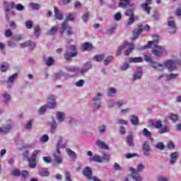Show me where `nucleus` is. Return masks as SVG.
<instances>
[{"label":"nucleus","mask_w":181,"mask_h":181,"mask_svg":"<svg viewBox=\"0 0 181 181\" xmlns=\"http://www.w3.org/2000/svg\"><path fill=\"white\" fill-rule=\"evenodd\" d=\"M21 47L22 49H24V47H30V49H34L35 47H36V43H35L30 40H28L25 42L21 43Z\"/></svg>","instance_id":"obj_17"},{"label":"nucleus","mask_w":181,"mask_h":181,"mask_svg":"<svg viewBox=\"0 0 181 181\" xmlns=\"http://www.w3.org/2000/svg\"><path fill=\"white\" fill-rule=\"evenodd\" d=\"M117 124H119L120 125H128V121L124 120L122 119H118Z\"/></svg>","instance_id":"obj_53"},{"label":"nucleus","mask_w":181,"mask_h":181,"mask_svg":"<svg viewBox=\"0 0 181 181\" xmlns=\"http://www.w3.org/2000/svg\"><path fill=\"white\" fill-rule=\"evenodd\" d=\"M40 153V150H35L30 158H28L29 166L32 169L36 168V156Z\"/></svg>","instance_id":"obj_8"},{"label":"nucleus","mask_w":181,"mask_h":181,"mask_svg":"<svg viewBox=\"0 0 181 181\" xmlns=\"http://www.w3.org/2000/svg\"><path fill=\"white\" fill-rule=\"evenodd\" d=\"M48 107L49 108H55L56 107V96L53 95H50L48 97V101L47 105H45L40 107L39 110L40 114H43L44 112H46V107Z\"/></svg>","instance_id":"obj_6"},{"label":"nucleus","mask_w":181,"mask_h":181,"mask_svg":"<svg viewBox=\"0 0 181 181\" xmlns=\"http://www.w3.org/2000/svg\"><path fill=\"white\" fill-rule=\"evenodd\" d=\"M32 124H33V119L28 121L25 124L26 129H32Z\"/></svg>","instance_id":"obj_58"},{"label":"nucleus","mask_w":181,"mask_h":181,"mask_svg":"<svg viewBox=\"0 0 181 181\" xmlns=\"http://www.w3.org/2000/svg\"><path fill=\"white\" fill-rule=\"evenodd\" d=\"M3 97L6 103L11 101V95L8 94L7 93H4Z\"/></svg>","instance_id":"obj_50"},{"label":"nucleus","mask_w":181,"mask_h":181,"mask_svg":"<svg viewBox=\"0 0 181 181\" xmlns=\"http://www.w3.org/2000/svg\"><path fill=\"white\" fill-rule=\"evenodd\" d=\"M70 50L71 52H66L64 54V57L66 60H71V57H76V56H77V48L76 47V45H71Z\"/></svg>","instance_id":"obj_9"},{"label":"nucleus","mask_w":181,"mask_h":181,"mask_svg":"<svg viewBox=\"0 0 181 181\" xmlns=\"http://www.w3.org/2000/svg\"><path fill=\"white\" fill-rule=\"evenodd\" d=\"M112 59H114V57L112 56H110L106 59H105L103 62L105 66H108V64H110V62H112Z\"/></svg>","instance_id":"obj_44"},{"label":"nucleus","mask_w":181,"mask_h":181,"mask_svg":"<svg viewBox=\"0 0 181 181\" xmlns=\"http://www.w3.org/2000/svg\"><path fill=\"white\" fill-rule=\"evenodd\" d=\"M54 12L56 19H59V21L63 20V13L59 11V8H57V6L54 7Z\"/></svg>","instance_id":"obj_26"},{"label":"nucleus","mask_w":181,"mask_h":181,"mask_svg":"<svg viewBox=\"0 0 181 181\" xmlns=\"http://www.w3.org/2000/svg\"><path fill=\"white\" fill-rule=\"evenodd\" d=\"M11 175L16 177H19V176H21V171H19L18 169L13 170Z\"/></svg>","instance_id":"obj_47"},{"label":"nucleus","mask_w":181,"mask_h":181,"mask_svg":"<svg viewBox=\"0 0 181 181\" xmlns=\"http://www.w3.org/2000/svg\"><path fill=\"white\" fill-rule=\"evenodd\" d=\"M67 71H69L70 73H75V74H78L80 73V68L76 66H69L66 67Z\"/></svg>","instance_id":"obj_28"},{"label":"nucleus","mask_w":181,"mask_h":181,"mask_svg":"<svg viewBox=\"0 0 181 181\" xmlns=\"http://www.w3.org/2000/svg\"><path fill=\"white\" fill-rule=\"evenodd\" d=\"M143 135L146 136V138H151L152 134H151V132L148 131V129L144 128L143 129Z\"/></svg>","instance_id":"obj_41"},{"label":"nucleus","mask_w":181,"mask_h":181,"mask_svg":"<svg viewBox=\"0 0 181 181\" xmlns=\"http://www.w3.org/2000/svg\"><path fill=\"white\" fill-rule=\"evenodd\" d=\"M40 4L35 3H31L30 4V8H33L34 11H39V9H40Z\"/></svg>","instance_id":"obj_38"},{"label":"nucleus","mask_w":181,"mask_h":181,"mask_svg":"<svg viewBox=\"0 0 181 181\" xmlns=\"http://www.w3.org/2000/svg\"><path fill=\"white\" fill-rule=\"evenodd\" d=\"M153 69H155V70H158V71H163L164 70L165 67L168 69V71H173L176 69V62H174L172 59H170L165 62H164L163 64L153 62L152 64Z\"/></svg>","instance_id":"obj_2"},{"label":"nucleus","mask_w":181,"mask_h":181,"mask_svg":"<svg viewBox=\"0 0 181 181\" xmlns=\"http://www.w3.org/2000/svg\"><path fill=\"white\" fill-rule=\"evenodd\" d=\"M129 170L132 172V177L134 181H142V177L139 175V173H136V170H135V168L131 167Z\"/></svg>","instance_id":"obj_14"},{"label":"nucleus","mask_w":181,"mask_h":181,"mask_svg":"<svg viewBox=\"0 0 181 181\" xmlns=\"http://www.w3.org/2000/svg\"><path fill=\"white\" fill-rule=\"evenodd\" d=\"M131 122L134 127L139 125V119L136 115H132Z\"/></svg>","instance_id":"obj_31"},{"label":"nucleus","mask_w":181,"mask_h":181,"mask_svg":"<svg viewBox=\"0 0 181 181\" xmlns=\"http://www.w3.org/2000/svg\"><path fill=\"white\" fill-rule=\"evenodd\" d=\"M57 119L59 122H63L64 121V112H59L57 113Z\"/></svg>","instance_id":"obj_32"},{"label":"nucleus","mask_w":181,"mask_h":181,"mask_svg":"<svg viewBox=\"0 0 181 181\" xmlns=\"http://www.w3.org/2000/svg\"><path fill=\"white\" fill-rule=\"evenodd\" d=\"M75 85L76 86V87H83V86H84V80L81 79L78 81L77 82H76Z\"/></svg>","instance_id":"obj_60"},{"label":"nucleus","mask_w":181,"mask_h":181,"mask_svg":"<svg viewBox=\"0 0 181 181\" xmlns=\"http://www.w3.org/2000/svg\"><path fill=\"white\" fill-rule=\"evenodd\" d=\"M104 54L96 55L94 57V60H95V62H101L102 60H104Z\"/></svg>","instance_id":"obj_48"},{"label":"nucleus","mask_w":181,"mask_h":181,"mask_svg":"<svg viewBox=\"0 0 181 181\" xmlns=\"http://www.w3.org/2000/svg\"><path fill=\"white\" fill-rule=\"evenodd\" d=\"M143 30H149V25H146L143 28L142 26L139 27V30L137 31L134 30L133 31V37L132 38V40H135L136 39H138V36L142 33Z\"/></svg>","instance_id":"obj_11"},{"label":"nucleus","mask_w":181,"mask_h":181,"mask_svg":"<svg viewBox=\"0 0 181 181\" xmlns=\"http://www.w3.org/2000/svg\"><path fill=\"white\" fill-rule=\"evenodd\" d=\"M126 142L129 146H134V137L132 136V134H130L127 136Z\"/></svg>","instance_id":"obj_30"},{"label":"nucleus","mask_w":181,"mask_h":181,"mask_svg":"<svg viewBox=\"0 0 181 181\" xmlns=\"http://www.w3.org/2000/svg\"><path fill=\"white\" fill-rule=\"evenodd\" d=\"M100 134H105L106 127L104 125H101L98 127Z\"/></svg>","instance_id":"obj_62"},{"label":"nucleus","mask_w":181,"mask_h":181,"mask_svg":"<svg viewBox=\"0 0 181 181\" xmlns=\"http://www.w3.org/2000/svg\"><path fill=\"white\" fill-rule=\"evenodd\" d=\"M125 158H127V159H131V158H135L136 156H138V153H126L124 154Z\"/></svg>","instance_id":"obj_45"},{"label":"nucleus","mask_w":181,"mask_h":181,"mask_svg":"<svg viewBox=\"0 0 181 181\" xmlns=\"http://www.w3.org/2000/svg\"><path fill=\"white\" fill-rule=\"evenodd\" d=\"M64 76V73L63 71H59L54 76V80H57L58 78H60V77H63Z\"/></svg>","instance_id":"obj_54"},{"label":"nucleus","mask_w":181,"mask_h":181,"mask_svg":"<svg viewBox=\"0 0 181 181\" xmlns=\"http://www.w3.org/2000/svg\"><path fill=\"white\" fill-rule=\"evenodd\" d=\"M142 77V69H139L136 74L134 75L133 80H139Z\"/></svg>","instance_id":"obj_33"},{"label":"nucleus","mask_w":181,"mask_h":181,"mask_svg":"<svg viewBox=\"0 0 181 181\" xmlns=\"http://www.w3.org/2000/svg\"><path fill=\"white\" fill-rule=\"evenodd\" d=\"M129 68V64L128 63H124L121 66L120 69L122 70V71H125V70H127Z\"/></svg>","instance_id":"obj_56"},{"label":"nucleus","mask_w":181,"mask_h":181,"mask_svg":"<svg viewBox=\"0 0 181 181\" xmlns=\"http://www.w3.org/2000/svg\"><path fill=\"white\" fill-rule=\"evenodd\" d=\"M168 26L170 30V33L173 35L176 33V23H175V18L173 17H170L168 20Z\"/></svg>","instance_id":"obj_10"},{"label":"nucleus","mask_w":181,"mask_h":181,"mask_svg":"<svg viewBox=\"0 0 181 181\" xmlns=\"http://www.w3.org/2000/svg\"><path fill=\"white\" fill-rule=\"evenodd\" d=\"M105 160L106 162H110V154L108 153H103L102 156V160Z\"/></svg>","instance_id":"obj_52"},{"label":"nucleus","mask_w":181,"mask_h":181,"mask_svg":"<svg viewBox=\"0 0 181 181\" xmlns=\"http://www.w3.org/2000/svg\"><path fill=\"white\" fill-rule=\"evenodd\" d=\"M16 77H18V73H16L9 76L8 81H6L8 88H11V87H12V85L13 84L15 80H16Z\"/></svg>","instance_id":"obj_18"},{"label":"nucleus","mask_w":181,"mask_h":181,"mask_svg":"<svg viewBox=\"0 0 181 181\" xmlns=\"http://www.w3.org/2000/svg\"><path fill=\"white\" fill-rule=\"evenodd\" d=\"M96 145H98V146H99L100 148L108 149V146H107V144H105V142L104 141L98 140L96 141Z\"/></svg>","instance_id":"obj_34"},{"label":"nucleus","mask_w":181,"mask_h":181,"mask_svg":"<svg viewBox=\"0 0 181 181\" xmlns=\"http://www.w3.org/2000/svg\"><path fill=\"white\" fill-rule=\"evenodd\" d=\"M159 134H166V132H169V127L167 126H163L161 129L158 131Z\"/></svg>","instance_id":"obj_42"},{"label":"nucleus","mask_w":181,"mask_h":181,"mask_svg":"<svg viewBox=\"0 0 181 181\" xmlns=\"http://www.w3.org/2000/svg\"><path fill=\"white\" fill-rule=\"evenodd\" d=\"M127 5H129V0H120L119 3V8H127Z\"/></svg>","instance_id":"obj_35"},{"label":"nucleus","mask_w":181,"mask_h":181,"mask_svg":"<svg viewBox=\"0 0 181 181\" xmlns=\"http://www.w3.org/2000/svg\"><path fill=\"white\" fill-rule=\"evenodd\" d=\"M63 142V137H59L57 144V150L53 153L54 160L58 165L63 163V157H62V153H60V148H66V144H62Z\"/></svg>","instance_id":"obj_3"},{"label":"nucleus","mask_w":181,"mask_h":181,"mask_svg":"<svg viewBox=\"0 0 181 181\" xmlns=\"http://www.w3.org/2000/svg\"><path fill=\"white\" fill-rule=\"evenodd\" d=\"M143 152L145 156H149L151 152V146L149 145V142L145 141L143 144Z\"/></svg>","instance_id":"obj_16"},{"label":"nucleus","mask_w":181,"mask_h":181,"mask_svg":"<svg viewBox=\"0 0 181 181\" xmlns=\"http://www.w3.org/2000/svg\"><path fill=\"white\" fill-rule=\"evenodd\" d=\"M13 8H15V3L13 2H11L10 4V6L6 7L5 13H6V18L7 21H9V12L11 11V9H13Z\"/></svg>","instance_id":"obj_27"},{"label":"nucleus","mask_w":181,"mask_h":181,"mask_svg":"<svg viewBox=\"0 0 181 181\" xmlns=\"http://www.w3.org/2000/svg\"><path fill=\"white\" fill-rule=\"evenodd\" d=\"M170 119H171V121H173V122H176V121H177L178 119L177 115L171 114L170 116Z\"/></svg>","instance_id":"obj_57"},{"label":"nucleus","mask_w":181,"mask_h":181,"mask_svg":"<svg viewBox=\"0 0 181 181\" xmlns=\"http://www.w3.org/2000/svg\"><path fill=\"white\" fill-rule=\"evenodd\" d=\"M157 181H169V178L164 175H160L158 177Z\"/></svg>","instance_id":"obj_55"},{"label":"nucleus","mask_w":181,"mask_h":181,"mask_svg":"<svg viewBox=\"0 0 181 181\" xmlns=\"http://www.w3.org/2000/svg\"><path fill=\"white\" fill-rule=\"evenodd\" d=\"M34 34L37 37H39L40 36V27L39 25H35L34 28Z\"/></svg>","instance_id":"obj_40"},{"label":"nucleus","mask_w":181,"mask_h":181,"mask_svg":"<svg viewBox=\"0 0 181 181\" xmlns=\"http://www.w3.org/2000/svg\"><path fill=\"white\" fill-rule=\"evenodd\" d=\"M90 162H96L97 163H103V158L98 154H95L93 156L90 157Z\"/></svg>","instance_id":"obj_24"},{"label":"nucleus","mask_w":181,"mask_h":181,"mask_svg":"<svg viewBox=\"0 0 181 181\" xmlns=\"http://www.w3.org/2000/svg\"><path fill=\"white\" fill-rule=\"evenodd\" d=\"M59 28L56 27V26H54L51 28L50 30H49L47 32V35H56V32H57Z\"/></svg>","instance_id":"obj_39"},{"label":"nucleus","mask_w":181,"mask_h":181,"mask_svg":"<svg viewBox=\"0 0 181 181\" xmlns=\"http://www.w3.org/2000/svg\"><path fill=\"white\" fill-rule=\"evenodd\" d=\"M145 169V166L143 164H139L137 165V168L135 169L136 173H139V172H142Z\"/></svg>","instance_id":"obj_49"},{"label":"nucleus","mask_w":181,"mask_h":181,"mask_svg":"<svg viewBox=\"0 0 181 181\" xmlns=\"http://www.w3.org/2000/svg\"><path fill=\"white\" fill-rule=\"evenodd\" d=\"M154 39H156L153 41H150L148 43L144 46V49H151L153 47V53L154 55L159 57V56H162L163 53H166V49L163 47L158 46V40L159 39V35H153Z\"/></svg>","instance_id":"obj_1"},{"label":"nucleus","mask_w":181,"mask_h":181,"mask_svg":"<svg viewBox=\"0 0 181 181\" xmlns=\"http://www.w3.org/2000/svg\"><path fill=\"white\" fill-rule=\"evenodd\" d=\"M8 69H9V64L6 63V62H3L1 64V71L2 72H5L6 71V70H8Z\"/></svg>","instance_id":"obj_36"},{"label":"nucleus","mask_w":181,"mask_h":181,"mask_svg":"<svg viewBox=\"0 0 181 181\" xmlns=\"http://www.w3.org/2000/svg\"><path fill=\"white\" fill-rule=\"evenodd\" d=\"M92 173H93L91 172V168H90V167H86L83 170V175L87 177L88 180H91V178L93 177H91Z\"/></svg>","instance_id":"obj_25"},{"label":"nucleus","mask_w":181,"mask_h":181,"mask_svg":"<svg viewBox=\"0 0 181 181\" xmlns=\"http://www.w3.org/2000/svg\"><path fill=\"white\" fill-rule=\"evenodd\" d=\"M38 173L40 176H42V177H46L49 175V170H47V168H39Z\"/></svg>","instance_id":"obj_23"},{"label":"nucleus","mask_w":181,"mask_h":181,"mask_svg":"<svg viewBox=\"0 0 181 181\" xmlns=\"http://www.w3.org/2000/svg\"><path fill=\"white\" fill-rule=\"evenodd\" d=\"M66 152L71 158V160L74 162V160H76V159L77 158L76 152L73 151V150L70 149L69 148H66Z\"/></svg>","instance_id":"obj_21"},{"label":"nucleus","mask_w":181,"mask_h":181,"mask_svg":"<svg viewBox=\"0 0 181 181\" xmlns=\"http://www.w3.org/2000/svg\"><path fill=\"white\" fill-rule=\"evenodd\" d=\"M45 63L47 66H52L53 63H54V59H53V58L49 57L47 59V60L45 61Z\"/></svg>","instance_id":"obj_46"},{"label":"nucleus","mask_w":181,"mask_h":181,"mask_svg":"<svg viewBox=\"0 0 181 181\" xmlns=\"http://www.w3.org/2000/svg\"><path fill=\"white\" fill-rule=\"evenodd\" d=\"M93 66L90 62H86L82 69H79V73H81L82 74L84 73H87L90 69H91Z\"/></svg>","instance_id":"obj_20"},{"label":"nucleus","mask_w":181,"mask_h":181,"mask_svg":"<svg viewBox=\"0 0 181 181\" xmlns=\"http://www.w3.org/2000/svg\"><path fill=\"white\" fill-rule=\"evenodd\" d=\"M178 157H179V153H177V151L172 153L170 154V165H175V163H176V160H177Z\"/></svg>","instance_id":"obj_22"},{"label":"nucleus","mask_w":181,"mask_h":181,"mask_svg":"<svg viewBox=\"0 0 181 181\" xmlns=\"http://www.w3.org/2000/svg\"><path fill=\"white\" fill-rule=\"evenodd\" d=\"M88 16H90L89 12H86V13L83 14L82 17L83 22H87V21H88Z\"/></svg>","instance_id":"obj_61"},{"label":"nucleus","mask_w":181,"mask_h":181,"mask_svg":"<svg viewBox=\"0 0 181 181\" xmlns=\"http://www.w3.org/2000/svg\"><path fill=\"white\" fill-rule=\"evenodd\" d=\"M115 93H117V89L111 88L108 90V95L111 96L112 94H115Z\"/></svg>","instance_id":"obj_64"},{"label":"nucleus","mask_w":181,"mask_h":181,"mask_svg":"<svg viewBox=\"0 0 181 181\" xmlns=\"http://www.w3.org/2000/svg\"><path fill=\"white\" fill-rule=\"evenodd\" d=\"M49 141V136L47 134H44L41 138H40V141L41 142H47Z\"/></svg>","instance_id":"obj_59"},{"label":"nucleus","mask_w":181,"mask_h":181,"mask_svg":"<svg viewBox=\"0 0 181 181\" xmlns=\"http://www.w3.org/2000/svg\"><path fill=\"white\" fill-rule=\"evenodd\" d=\"M56 128H57V123H56V121L53 120V122L51 125V133L54 134L56 132Z\"/></svg>","instance_id":"obj_43"},{"label":"nucleus","mask_w":181,"mask_h":181,"mask_svg":"<svg viewBox=\"0 0 181 181\" xmlns=\"http://www.w3.org/2000/svg\"><path fill=\"white\" fill-rule=\"evenodd\" d=\"M65 173V179L66 181H71V175L70 174V172L66 170L64 172Z\"/></svg>","instance_id":"obj_51"},{"label":"nucleus","mask_w":181,"mask_h":181,"mask_svg":"<svg viewBox=\"0 0 181 181\" xmlns=\"http://www.w3.org/2000/svg\"><path fill=\"white\" fill-rule=\"evenodd\" d=\"M83 50H88L90 49H93V45L90 42H85L82 45Z\"/></svg>","instance_id":"obj_37"},{"label":"nucleus","mask_w":181,"mask_h":181,"mask_svg":"<svg viewBox=\"0 0 181 181\" xmlns=\"http://www.w3.org/2000/svg\"><path fill=\"white\" fill-rule=\"evenodd\" d=\"M76 15L77 14L76 13H70L66 16V20L64 21L62 25V30H60V33H63V32L66 30L68 36H71V35H73V31H71V27H70L67 24V22H69V21H74L76 19Z\"/></svg>","instance_id":"obj_4"},{"label":"nucleus","mask_w":181,"mask_h":181,"mask_svg":"<svg viewBox=\"0 0 181 181\" xmlns=\"http://www.w3.org/2000/svg\"><path fill=\"white\" fill-rule=\"evenodd\" d=\"M11 129H12L11 125L4 126L1 127L0 134H8L11 132Z\"/></svg>","instance_id":"obj_29"},{"label":"nucleus","mask_w":181,"mask_h":181,"mask_svg":"<svg viewBox=\"0 0 181 181\" xmlns=\"http://www.w3.org/2000/svg\"><path fill=\"white\" fill-rule=\"evenodd\" d=\"M163 77H165L166 80H168V81H170V80H175V78H177V77H179V74H164V75H161L158 78V80H162V78H163Z\"/></svg>","instance_id":"obj_15"},{"label":"nucleus","mask_w":181,"mask_h":181,"mask_svg":"<svg viewBox=\"0 0 181 181\" xmlns=\"http://www.w3.org/2000/svg\"><path fill=\"white\" fill-rule=\"evenodd\" d=\"M125 16H130L127 22L125 23V26L128 28V26H131L134 23V11L132 9H128L125 13Z\"/></svg>","instance_id":"obj_12"},{"label":"nucleus","mask_w":181,"mask_h":181,"mask_svg":"<svg viewBox=\"0 0 181 181\" xmlns=\"http://www.w3.org/2000/svg\"><path fill=\"white\" fill-rule=\"evenodd\" d=\"M103 98V94L98 93L91 100V105L94 110H99L101 107V99Z\"/></svg>","instance_id":"obj_7"},{"label":"nucleus","mask_w":181,"mask_h":181,"mask_svg":"<svg viewBox=\"0 0 181 181\" xmlns=\"http://www.w3.org/2000/svg\"><path fill=\"white\" fill-rule=\"evenodd\" d=\"M155 128H156L157 129L162 128V121H157L155 124Z\"/></svg>","instance_id":"obj_63"},{"label":"nucleus","mask_w":181,"mask_h":181,"mask_svg":"<svg viewBox=\"0 0 181 181\" xmlns=\"http://www.w3.org/2000/svg\"><path fill=\"white\" fill-rule=\"evenodd\" d=\"M125 47H127V49L126 50L124 55L125 56H129L131 53H132V51L134 50L135 46L132 43H128V42L124 41L123 44L119 47L117 51V56H121V53Z\"/></svg>","instance_id":"obj_5"},{"label":"nucleus","mask_w":181,"mask_h":181,"mask_svg":"<svg viewBox=\"0 0 181 181\" xmlns=\"http://www.w3.org/2000/svg\"><path fill=\"white\" fill-rule=\"evenodd\" d=\"M151 4H152V0H146V2L141 5V8L143 9V11H144V12H146L148 15L151 13V8L149 6Z\"/></svg>","instance_id":"obj_13"},{"label":"nucleus","mask_w":181,"mask_h":181,"mask_svg":"<svg viewBox=\"0 0 181 181\" xmlns=\"http://www.w3.org/2000/svg\"><path fill=\"white\" fill-rule=\"evenodd\" d=\"M128 63H142L144 62V59L141 57H130L127 58Z\"/></svg>","instance_id":"obj_19"}]
</instances>
